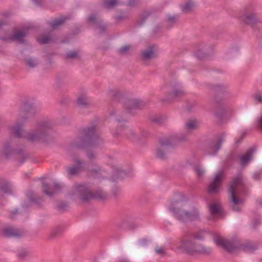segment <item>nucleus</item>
Returning a JSON list of instances; mask_svg holds the SVG:
<instances>
[{
	"label": "nucleus",
	"instance_id": "nucleus-1",
	"mask_svg": "<svg viewBox=\"0 0 262 262\" xmlns=\"http://www.w3.org/2000/svg\"><path fill=\"white\" fill-rule=\"evenodd\" d=\"M81 133V136L74 143V146L78 148H97L103 143L97 131L95 124L83 128Z\"/></svg>",
	"mask_w": 262,
	"mask_h": 262
},
{
	"label": "nucleus",
	"instance_id": "nucleus-2",
	"mask_svg": "<svg viewBox=\"0 0 262 262\" xmlns=\"http://www.w3.org/2000/svg\"><path fill=\"white\" fill-rule=\"evenodd\" d=\"M213 240L217 246L223 248L230 253L238 249L247 252H252L258 248L256 244L250 242L242 244L238 240H225L217 234L214 235Z\"/></svg>",
	"mask_w": 262,
	"mask_h": 262
},
{
	"label": "nucleus",
	"instance_id": "nucleus-3",
	"mask_svg": "<svg viewBox=\"0 0 262 262\" xmlns=\"http://www.w3.org/2000/svg\"><path fill=\"white\" fill-rule=\"evenodd\" d=\"M53 124L49 121L38 122L34 129L24 136V138L32 143L46 142L48 137V130L52 128Z\"/></svg>",
	"mask_w": 262,
	"mask_h": 262
},
{
	"label": "nucleus",
	"instance_id": "nucleus-4",
	"mask_svg": "<svg viewBox=\"0 0 262 262\" xmlns=\"http://www.w3.org/2000/svg\"><path fill=\"white\" fill-rule=\"evenodd\" d=\"M53 124L49 121L38 122L34 129L24 136V138L32 143L46 142L48 137V130L52 128Z\"/></svg>",
	"mask_w": 262,
	"mask_h": 262
},
{
	"label": "nucleus",
	"instance_id": "nucleus-5",
	"mask_svg": "<svg viewBox=\"0 0 262 262\" xmlns=\"http://www.w3.org/2000/svg\"><path fill=\"white\" fill-rule=\"evenodd\" d=\"M179 202V201L172 202L169 207V210L173 213L175 218L183 223L201 221V213L198 208L193 207L190 211H187L180 208H175L173 206Z\"/></svg>",
	"mask_w": 262,
	"mask_h": 262
},
{
	"label": "nucleus",
	"instance_id": "nucleus-6",
	"mask_svg": "<svg viewBox=\"0 0 262 262\" xmlns=\"http://www.w3.org/2000/svg\"><path fill=\"white\" fill-rule=\"evenodd\" d=\"M239 186L241 187L245 188L246 187L245 180L242 171L237 172L236 175L231 181L229 188V204L232 210L234 211H239L240 208L238 205L242 202V200L239 199L236 196L235 188Z\"/></svg>",
	"mask_w": 262,
	"mask_h": 262
},
{
	"label": "nucleus",
	"instance_id": "nucleus-7",
	"mask_svg": "<svg viewBox=\"0 0 262 262\" xmlns=\"http://www.w3.org/2000/svg\"><path fill=\"white\" fill-rule=\"evenodd\" d=\"M186 137L185 135L178 136L172 135L169 138L160 139L159 140V146L156 150V157L161 160L167 159V156L169 149L177 142L185 141Z\"/></svg>",
	"mask_w": 262,
	"mask_h": 262
},
{
	"label": "nucleus",
	"instance_id": "nucleus-8",
	"mask_svg": "<svg viewBox=\"0 0 262 262\" xmlns=\"http://www.w3.org/2000/svg\"><path fill=\"white\" fill-rule=\"evenodd\" d=\"M76 190L81 200L83 202H87L93 199L104 200L107 198L106 193L102 189H99L95 193H93L88 186L85 184H78L76 185Z\"/></svg>",
	"mask_w": 262,
	"mask_h": 262
},
{
	"label": "nucleus",
	"instance_id": "nucleus-9",
	"mask_svg": "<svg viewBox=\"0 0 262 262\" xmlns=\"http://www.w3.org/2000/svg\"><path fill=\"white\" fill-rule=\"evenodd\" d=\"M208 88L212 93L215 95L212 99V102L214 104L220 103L224 100L225 97L229 93L228 85L224 84H209Z\"/></svg>",
	"mask_w": 262,
	"mask_h": 262
},
{
	"label": "nucleus",
	"instance_id": "nucleus-10",
	"mask_svg": "<svg viewBox=\"0 0 262 262\" xmlns=\"http://www.w3.org/2000/svg\"><path fill=\"white\" fill-rule=\"evenodd\" d=\"M191 233L186 232L180 241L179 248L188 253H193L195 243L192 241Z\"/></svg>",
	"mask_w": 262,
	"mask_h": 262
},
{
	"label": "nucleus",
	"instance_id": "nucleus-11",
	"mask_svg": "<svg viewBox=\"0 0 262 262\" xmlns=\"http://www.w3.org/2000/svg\"><path fill=\"white\" fill-rule=\"evenodd\" d=\"M145 105L146 102L139 99L126 98L123 102V107L128 113L133 110L142 108Z\"/></svg>",
	"mask_w": 262,
	"mask_h": 262
},
{
	"label": "nucleus",
	"instance_id": "nucleus-12",
	"mask_svg": "<svg viewBox=\"0 0 262 262\" xmlns=\"http://www.w3.org/2000/svg\"><path fill=\"white\" fill-rule=\"evenodd\" d=\"M88 21L95 25L94 29L98 30L100 35L104 34L106 31V25L98 18L95 14L92 13L88 17Z\"/></svg>",
	"mask_w": 262,
	"mask_h": 262
},
{
	"label": "nucleus",
	"instance_id": "nucleus-13",
	"mask_svg": "<svg viewBox=\"0 0 262 262\" xmlns=\"http://www.w3.org/2000/svg\"><path fill=\"white\" fill-rule=\"evenodd\" d=\"M76 165L67 167L66 171L69 177H72L78 174L81 170L84 168V162L79 158L74 160Z\"/></svg>",
	"mask_w": 262,
	"mask_h": 262
},
{
	"label": "nucleus",
	"instance_id": "nucleus-14",
	"mask_svg": "<svg viewBox=\"0 0 262 262\" xmlns=\"http://www.w3.org/2000/svg\"><path fill=\"white\" fill-rule=\"evenodd\" d=\"M41 187L43 193L49 196H52L61 189V185L56 182H54L51 186H49L46 182H42Z\"/></svg>",
	"mask_w": 262,
	"mask_h": 262
},
{
	"label": "nucleus",
	"instance_id": "nucleus-15",
	"mask_svg": "<svg viewBox=\"0 0 262 262\" xmlns=\"http://www.w3.org/2000/svg\"><path fill=\"white\" fill-rule=\"evenodd\" d=\"M172 91L168 93V98L169 99L179 98L184 96L186 94L183 88L181 85L176 82L174 84L171 85Z\"/></svg>",
	"mask_w": 262,
	"mask_h": 262
},
{
	"label": "nucleus",
	"instance_id": "nucleus-16",
	"mask_svg": "<svg viewBox=\"0 0 262 262\" xmlns=\"http://www.w3.org/2000/svg\"><path fill=\"white\" fill-rule=\"evenodd\" d=\"M20 113L23 115V120L26 121L29 117L33 116L35 114L33 105L28 102L24 103L21 108Z\"/></svg>",
	"mask_w": 262,
	"mask_h": 262
},
{
	"label": "nucleus",
	"instance_id": "nucleus-17",
	"mask_svg": "<svg viewBox=\"0 0 262 262\" xmlns=\"http://www.w3.org/2000/svg\"><path fill=\"white\" fill-rule=\"evenodd\" d=\"M256 150L254 147L250 148L244 155L239 156L240 166L244 167L248 165L252 159L253 155Z\"/></svg>",
	"mask_w": 262,
	"mask_h": 262
},
{
	"label": "nucleus",
	"instance_id": "nucleus-18",
	"mask_svg": "<svg viewBox=\"0 0 262 262\" xmlns=\"http://www.w3.org/2000/svg\"><path fill=\"white\" fill-rule=\"evenodd\" d=\"M222 183V176L221 173H217L208 186V192L210 194L215 192Z\"/></svg>",
	"mask_w": 262,
	"mask_h": 262
},
{
	"label": "nucleus",
	"instance_id": "nucleus-19",
	"mask_svg": "<svg viewBox=\"0 0 262 262\" xmlns=\"http://www.w3.org/2000/svg\"><path fill=\"white\" fill-rule=\"evenodd\" d=\"M71 18L72 15L71 14L61 16L58 18L55 19L53 21H49L48 24L52 29L55 30L63 25L67 20L71 19Z\"/></svg>",
	"mask_w": 262,
	"mask_h": 262
},
{
	"label": "nucleus",
	"instance_id": "nucleus-20",
	"mask_svg": "<svg viewBox=\"0 0 262 262\" xmlns=\"http://www.w3.org/2000/svg\"><path fill=\"white\" fill-rule=\"evenodd\" d=\"M2 233L5 237L8 238H19L23 235V232L21 231L11 227L4 228L2 230Z\"/></svg>",
	"mask_w": 262,
	"mask_h": 262
},
{
	"label": "nucleus",
	"instance_id": "nucleus-21",
	"mask_svg": "<svg viewBox=\"0 0 262 262\" xmlns=\"http://www.w3.org/2000/svg\"><path fill=\"white\" fill-rule=\"evenodd\" d=\"M225 137L226 133L225 132L220 133L217 135V141L214 144L213 146L211 147V148L213 149L214 150L213 152L208 151L207 154L213 156L216 155V154L221 148V145L225 140Z\"/></svg>",
	"mask_w": 262,
	"mask_h": 262
},
{
	"label": "nucleus",
	"instance_id": "nucleus-22",
	"mask_svg": "<svg viewBox=\"0 0 262 262\" xmlns=\"http://www.w3.org/2000/svg\"><path fill=\"white\" fill-rule=\"evenodd\" d=\"M212 249L209 247H207L202 243H195L194 253H198L199 254L209 255L211 254Z\"/></svg>",
	"mask_w": 262,
	"mask_h": 262
},
{
	"label": "nucleus",
	"instance_id": "nucleus-23",
	"mask_svg": "<svg viewBox=\"0 0 262 262\" xmlns=\"http://www.w3.org/2000/svg\"><path fill=\"white\" fill-rule=\"evenodd\" d=\"M154 46H149L143 50L141 54V57L143 60H149L156 57Z\"/></svg>",
	"mask_w": 262,
	"mask_h": 262
},
{
	"label": "nucleus",
	"instance_id": "nucleus-24",
	"mask_svg": "<svg viewBox=\"0 0 262 262\" xmlns=\"http://www.w3.org/2000/svg\"><path fill=\"white\" fill-rule=\"evenodd\" d=\"M3 154L5 156L6 158L8 159L11 157L12 156L16 154L22 156L23 150H14L11 148L10 143H7L4 146L3 149Z\"/></svg>",
	"mask_w": 262,
	"mask_h": 262
},
{
	"label": "nucleus",
	"instance_id": "nucleus-25",
	"mask_svg": "<svg viewBox=\"0 0 262 262\" xmlns=\"http://www.w3.org/2000/svg\"><path fill=\"white\" fill-rule=\"evenodd\" d=\"M108 93L109 97L115 102H119L123 97V93L118 89H110Z\"/></svg>",
	"mask_w": 262,
	"mask_h": 262
},
{
	"label": "nucleus",
	"instance_id": "nucleus-26",
	"mask_svg": "<svg viewBox=\"0 0 262 262\" xmlns=\"http://www.w3.org/2000/svg\"><path fill=\"white\" fill-rule=\"evenodd\" d=\"M27 196L31 203L39 206L44 202L43 197H35L33 191H28Z\"/></svg>",
	"mask_w": 262,
	"mask_h": 262
},
{
	"label": "nucleus",
	"instance_id": "nucleus-27",
	"mask_svg": "<svg viewBox=\"0 0 262 262\" xmlns=\"http://www.w3.org/2000/svg\"><path fill=\"white\" fill-rule=\"evenodd\" d=\"M241 18L244 23L252 27H253L257 22V19L254 14H244Z\"/></svg>",
	"mask_w": 262,
	"mask_h": 262
},
{
	"label": "nucleus",
	"instance_id": "nucleus-28",
	"mask_svg": "<svg viewBox=\"0 0 262 262\" xmlns=\"http://www.w3.org/2000/svg\"><path fill=\"white\" fill-rule=\"evenodd\" d=\"M27 36V34L25 32L16 31L14 32L13 35L11 36L10 39L12 40H16L19 43H25V40L24 38Z\"/></svg>",
	"mask_w": 262,
	"mask_h": 262
},
{
	"label": "nucleus",
	"instance_id": "nucleus-29",
	"mask_svg": "<svg viewBox=\"0 0 262 262\" xmlns=\"http://www.w3.org/2000/svg\"><path fill=\"white\" fill-rule=\"evenodd\" d=\"M90 103L89 98L84 94L79 96L77 99V104L80 107L87 108Z\"/></svg>",
	"mask_w": 262,
	"mask_h": 262
},
{
	"label": "nucleus",
	"instance_id": "nucleus-30",
	"mask_svg": "<svg viewBox=\"0 0 262 262\" xmlns=\"http://www.w3.org/2000/svg\"><path fill=\"white\" fill-rule=\"evenodd\" d=\"M194 6V3L192 0H187L181 5L180 7L183 13H188L192 11Z\"/></svg>",
	"mask_w": 262,
	"mask_h": 262
},
{
	"label": "nucleus",
	"instance_id": "nucleus-31",
	"mask_svg": "<svg viewBox=\"0 0 262 262\" xmlns=\"http://www.w3.org/2000/svg\"><path fill=\"white\" fill-rule=\"evenodd\" d=\"M127 173L124 170L121 169H117L112 175L111 179L112 182H115L118 180H122L124 177L127 176Z\"/></svg>",
	"mask_w": 262,
	"mask_h": 262
},
{
	"label": "nucleus",
	"instance_id": "nucleus-32",
	"mask_svg": "<svg viewBox=\"0 0 262 262\" xmlns=\"http://www.w3.org/2000/svg\"><path fill=\"white\" fill-rule=\"evenodd\" d=\"M117 227L120 229L129 230L132 228L131 224L125 219H122L117 223Z\"/></svg>",
	"mask_w": 262,
	"mask_h": 262
},
{
	"label": "nucleus",
	"instance_id": "nucleus-33",
	"mask_svg": "<svg viewBox=\"0 0 262 262\" xmlns=\"http://www.w3.org/2000/svg\"><path fill=\"white\" fill-rule=\"evenodd\" d=\"M22 127L23 124L20 123H18L12 127L11 129L12 133L16 138H20L22 137Z\"/></svg>",
	"mask_w": 262,
	"mask_h": 262
},
{
	"label": "nucleus",
	"instance_id": "nucleus-34",
	"mask_svg": "<svg viewBox=\"0 0 262 262\" xmlns=\"http://www.w3.org/2000/svg\"><path fill=\"white\" fill-rule=\"evenodd\" d=\"M166 119V117L162 115H155L150 118V121L152 123L158 124H162Z\"/></svg>",
	"mask_w": 262,
	"mask_h": 262
},
{
	"label": "nucleus",
	"instance_id": "nucleus-35",
	"mask_svg": "<svg viewBox=\"0 0 262 262\" xmlns=\"http://www.w3.org/2000/svg\"><path fill=\"white\" fill-rule=\"evenodd\" d=\"M126 137L128 140L132 142H135L139 140V136L133 130L128 129L126 133Z\"/></svg>",
	"mask_w": 262,
	"mask_h": 262
},
{
	"label": "nucleus",
	"instance_id": "nucleus-36",
	"mask_svg": "<svg viewBox=\"0 0 262 262\" xmlns=\"http://www.w3.org/2000/svg\"><path fill=\"white\" fill-rule=\"evenodd\" d=\"M62 232V228L60 227L57 226L53 228L50 233L49 234L48 238L49 239H53L55 238L57 236L59 235Z\"/></svg>",
	"mask_w": 262,
	"mask_h": 262
},
{
	"label": "nucleus",
	"instance_id": "nucleus-37",
	"mask_svg": "<svg viewBox=\"0 0 262 262\" xmlns=\"http://www.w3.org/2000/svg\"><path fill=\"white\" fill-rule=\"evenodd\" d=\"M66 59H80L79 51L77 50L70 51L64 55Z\"/></svg>",
	"mask_w": 262,
	"mask_h": 262
},
{
	"label": "nucleus",
	"instance_id": "nucleus-38",
	"mask_svg": "<svg viewBox=\"0 0 262 262\" xmlns=\"http://www.w3.org/2000/svg\"><path fill=\"white\" fill-rule=\"evenodd\" d=\"M207 234V232L205 230H201L197 232H195L193 234H191L192 238L194 239H198L200 241H203L206 235Z\"/></svg>",
	"mask_w": 262,
	"mask_h": 262
},
{
	"label": "nucleus",
	"instance_id": "nucleus-39",
	"mask_svg": "<svg viewBox=\"0 0 262 262\" xmlns=\"http://www.w3.org/2000/svg\"><path fill=\"white\" fill-rule=\"evenodd\" d=\"M0 190L2 191L4 193L7 194H11L12 190L11 184L8 182L3 183L0 186Z\"/></svg>",
	"mask_w": 262,
	"mask_h": 262
},
{
	"label": "nucleus",
	"instance_id": "nucleus-40",
	"mask_svg": "<svg viewBox=\"0 0 262 262\" xmlns=\"http://www.w3.org/2000/svg\"><path fill=\"white\" fill-rule=\"evenodd\" d=\"M37 40L40 44L45 45L52 41V38L50 35H42Z\"/></svg>",
	"mask_w": 262,
	"mask_h": 262
},
{
	"label": "nucleus",
	"instance_id": "nucleus-41",
	"mask_svg": "<svg viewBox=\"0 0 262 262\" xmlns=\"http://www.w3.org/2000/svg\"><path fill=\"white\" fill-rule=\"evenodd\" d=\"M117 0H103V5L106 9H110L117 5Z\"/></svg>",
	"mask_w": 262,
	"mask_h": 262
},
{
	"label": "nucleus",
	"instance_id": "nucleus-42",
	"mask_svg": "<svg viewBox=\"0 0 262 262\" xmlns=\"http://www.w3.org/2000/svg\"><path fill=\"white\" fill-rule=\"evenodd\" d=\"M26 65L29 68H34L36 67L38 61L36 59L33 58H28L25 60Z\"/></svg>",
	"mask_w": 262,
	"mask_h": 262
},
{
	"label": "nucleus",
	"instance_id": "nucleus-43",
	"mask_svg": "<svg viewBox=\"0 0 262 262\" xmlns=\"http://www.w3.org/2000/svg\"><path fill=\"white\" fill-rule=\"evenodd\" d=\"M29 255V252L25 249H22L18 251L17 256L20 259H24Z\"/></svg>",
	"mask_w": 262,
	"mask_h": 262
},
{
	"label": "nucleus",
	"instance_id": "nucleus-44",
	"mask_svg": "<svg viewBox=\"0 0 262 262\" xmlns=\"http://www.w3.org/2000/svg\"><path fill=\"white\" fill-rule=\"evenodd\" d=\"M68 208V204L64 201H60L58 202L57 205V210L61 212L67 211Z\"/></svg>",
	"mask_w": 262,
	"mask_h": 262
},
{
	"label": "nucleus",
	"instance_id": "nucleus-45",
	"mask_svg": "<svg viewBox=\"0 0 262 262\" xmlns=\"http://www.w3.org/2000/svg\"><path fill=\"white\" fill-rule=\"evenodd\" d=\"M209 211L212 214L215 215L220 213L221 210L219 207L214 204H211L209 206Z\"/></svg>",
	"mask_w": 262,
	"mask_h": 262
},
{
	"label": "nucleus",
	"instance_id": "nucleus-46",
	"mask_svg": "<svg viewBox=\"0 0 262 262\" xmlns=\"http://www.w3.org/2000/svg\"><path fill=\"white\" fill-rule=\"evenodd\" d=\"M86 156L89 159L90 162H92L97 158L96 153L92 150H87L86 151Z\"/></svg>",
	"mask_w": 262,
	"mask_h": 262
},
{
	"label": "nucleus",
	"instance_id": "nucleus-47",
	"mask_svg": "<svg viewBox=\"0 0 262 262\" xmlns=\"http://www.w3.org/2000/svg\"><path fill=\"white\" fill-rule=\"evenodd\" d=\"M197 127L196 121L194 120H190L185 124V128L186 129H195Z\"/></svg>",
	"mask_w": 262,
	"mask_h": 262
},
{
	"label": "nucleus",
	"instance_id": "nucleus-48",
	"mask_svg": "<svg viewBox=\"0 0 262 262\" xmlns=\"http://www.w3.org/2000/svg\"><path fill=\"white\" fill-rule=\"evenodd\" d=\"M178 20V18L174 16H168L167 19L166 23L169 27L172 26Z\"/></svg>",
	"mask_w": 262,
	"mask_h": 262
},
{
	"label": "nucleus",
	"instance_id": "nucleus-49",
	"mask_svg": "<svg viewBox=\"0 0 262 262\" xmlns=\"http://www.w3.org/2000/svg\"><path fill=\"white\" fill-rule=\"evenodd\" d=\"M195 54L196 57L200 59H204L208 56V54L201 49L197 50Z\"/></svg>",
	"mask_w": 262,
	"mask_h": 262
},
{
	"label": "nucleus",
	"instance_id": "nucleus-50",
	"mask_svg": "<svg viewBox=\"0 0 262 262\" xmlns=\"http://www.w3.org/2000/svg\"><path fill=\"white\" fill-rule=\"evenodd\" d=\"M130 48V46L129 45L124 46L119 49V53L122 55H126L128 53Z\"/></svg>",
	"mask_w": 262,
	"mask_h": 262
},
{
	"label": "nucleus",
	"instance_id": "nucleus-51",
	"mask_svg": "<svg viewBox=\"0 0 262 262\" xmlns=\"http://www.w3.org/2000/svg\"><path fill=\"white\" fill-rule=\"evenodd\" d=\"M150 13L149 12H146L145 13L143 14L141 17V20L139 22V25L140 26L143 24V23L145 21L147 17L150 15Z\"/></svg>",
	"mask_w": 262,
	"mask_h": 262
},
{
	"label": "nucleus",
	"instance_id": "nucleus-52",
	"mask_svg": "<svg viewBox=\"0 0 262 262\" xmlns=\"http://www.w3.org/2000/svg\"><path fill=\"white\" fill-rule=\"evenodd\" d=\"M253 98L255 101H257L258 103L262 102V93L260 92H257V93L254 94Z\"/></svg>",
	"mask_w": 262,
	"mask_h": 262
},
{
	"label": "nucleus",
	"instance_id": "nucleus-53",
	"mask_svg": "<svg viewBox=\"0 0 262 262\" xmlns=\"http://www.w3.org/2000/svg\"><path fill=\"white\" fill-rule=\"evenodd\" d=\"M95 166L96 168L90 169H88V170L90 171H91L93 173H94L95 174L99 173L100 172V171H101V168L98 165H97V164H95Z\"/></svg>",
	"mask_w": 262,
	"mask_h": 262
},
{
	"label": "nucleus",
	"instance_id": "nucleus-54",
	"mask_svg": "<svg viewBox=\"0 0 262 262\" xmlns=\"http://www.w3.org/2000/svg\"><path fill=\"white\" fill-rule=\"evenodd\" d=\"M194 170L198 177H201L204 174V170L199 166L195 167Z\"/></svg>",
	"mask_w": 262,
	"mask_h": 262
},
{
	"label": "nucleus",
	"instance_id": "nucleus-55",
	"mask_svg": "<svg viewBox=\"0 0 262 262\" xmlns=\"http://www.w3.org/2000/svg\"><path fill=\"white\" fill-rule=\"evenodd\" d=\"M252 177L255 180H259L261 179V174L259 172H256L252 174Z\"/></svg>",
	"mask_w": 262,
	"mask_h": 262
},
{
	"label": "nucleus",
	"instance_id": "nucleus-56",
	"mask_svg": "<svg viewBox=\"0 0 262 262\" xmlns=\"http://www.w3.org/2000/svg\"><path fill=\"white\" fill-rule=\"evenodd\" d=\"M156 252L159 254H164L165 253V248L164 247L157 248L156 249Z\"/></svg>",
	"mask_w": 262,
	"mask_h": 262
},
{
	"label": "nucleus",
	"instance_id": "nucleus-57",
	"mask_svg": "<svg viewBox=\"0 0 262 262\" xmlns=\"http://www.w3.org/2000/svg\"><path fill=\"white\" fill-rule=\"evenodd\" d=\"M258 127L262 130V115L257 119Z\"/></svg>",
	"mask_w": 262,
	"mask_h": 262
},
{
	"label": "nucleus",
	"instance_id": "nucleus-58",
	"mask_svg": "<svg viewBox=\"0 0 262 262\" xmlns=\"http://www.w3.org/2000/svg\"><path fill=\"white\" fill-rule=\"evenodd\" d=\"M138 2L139 0H129L127 3V5L130 7H134Z\"/></svg>",
	"mask_w": 262,
	"mask_h": 262
},
{
	"label": "nucleus",
	"instance_id": "nucleus-59",
	"mask_svg": "<svg viewBox=\"0 0 262 262\" xmlns=\"http://www.w3.org/2000/svg\"><path fill=\"white\" fill-rule=\"evenodd\" d=\"M245 136V134H243V135L241 136V137L237 140H236L235 141V144H236L237 145H238L239 144H240L241 143V142L242 141L243 139H244V137Z\"/></svg>",
	"mask_w": 262,
	"mask_h": 262
},
{
	"label": "nucleus",
	"instance_id": "nucleus-60",
	"mask_svg": "<svg viewBox=\"0 0 262 262\" xmlns=\"http://www.w3.org/2000/svg\"><path fill=\"white\" fill-rule=\"evenodd\" d=\"M260 224H261V222H260V220H259V219L255 220L253 223V228H256Z\"/></svg>",
	"mask_w": 262,
	"mask_h": 262
},
{
	"label": "nucleus",
	"instance_id": "nucleus-61",
	"mask_svg": "<svg viewBox=\"0 0 262 262\" xmlns=\"http://www.w3.org/2000/svg\"><path fill=\"white\" fill-rule=\"evenodd\" d=\"M147 242H148V241L146 238H142V239H140L139 242L140 245H141L142 246H145V245H146Z\"/></svg>",
	"mask_w": 262,
	"mask_h": 262
},
{
	"label": "nucleus",
	"instance_id": "nucleus-62",
	"mask_svg": "<svg viewBox=\"0 0 262 262\" xmlns=\"http://www.w3.org/2000/svg\"><path fill=\"white\" fill-rule=\"evenodd\" d=\"M116 120L119 124H121L122 122H124L126 121V119L124 118H121V119L116 118Z\"/></svg>",
	"mask_w": 262,
	"mask_h": 262
},
{
	"label": "nucleus",
	"instance_id": "nucleus-63",
	"mask_svg": "<svg viewBox=\"0 0 262 262\" xmlns=\"http://www.w3.org/2000/svg\"><path fill=\"white\" fill-rule=\"evenodd\" d=\"M37 6H41L42 1L41 0H32Z\"/></svg>",
	"mask_w": 262,
	"mask_h": 262
},
{
	"label": "nucleus",
	"instance_id": "nucleus-64",
	"mask_svg": "<svg viewBox=\"0 0 262 262\" xmlns=\"http://www.w3.org/2000/svg\"><path fill=\"white\" fill-rule=\"evenodd\" d=\"M114 17L117 20L119 21L123 17V16L122 15H117L115 16Z\"/></svg>",
	"mask_w": 262,
	"mask_h": 262
}]
</instances>
